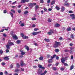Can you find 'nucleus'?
Returning a JSON list of instances; mask_svg holds the SVG:
<instances>
[{"instance_id": "obj_11", "label": "nucleus", "mask_w": 75, "mask_h": 75, "mask_svg": "<svg viewBox=\"0 0 75 75\" xmlns=\"http://www.w3.org/2000/svg\"><path fill=\"white\" fill-rule=\"evenodd\" d=\"M20 52H21V55H25V53L24 52H23V51L22 50H20Z\"/></svg>"}, {"instance_id": "obj_53", "label": "nucleus", "mask_w": 75, "mask_h": 75, "mask_svg": "<svg viewBox=\"0 0 75 75\" xmlns=\"http://www.w3.org/2000/svg\"><path fill=\"white\" fill-rule=\"evenodd\" d=\"M0 75H3V73L2 72L0 73Z\"/></svg>"}, {"instance_id": "obj_4", "label": "nucleus", "mask_w": 75, "mask_h": 75, "mask_svg": "<svg viewBox=\"0 0 75 75\" xmlns=\"http://www.w3.org/2000/svg\"><path fill=\"white\" fill-rule=\"evenodd\" d=\"M40 32H33L32 33L33 35H37V34H39Z\"/></svg>"}, {"instance_id": "obj_36", "label": "nucleus", "mask_w": 75, "mask_h": 75, "mask_svg": "<svg viewBox=\"0 0 75 75\" xmlns=\"http://www.w3.org/2000/svg\"><path fill=\"white\" fill-rule=\"evenodd\" d=\"M21 26L22 27L24 26V23H21Z\"/></svg>"}, {"instance_id": "obj_8", "label": "nucleus", "mask_w": 75, "mask_h": 75, "mask_svg": "<svg viewBox=\"0 0 75 75\" xmlns=\"http://www.w3.org/2000/svg\"><path fill=\"white\" fill-rule=\"evenodd\" d=\"M13 39H14V40H17V39H18V38L16 35H14L13 36Z\"/></svg>"}, {"instance_id": "obj_33", "label": "nucleus", "mask_w": 75, "mask_h": 75, "mask_svg": "<svg viewBox=\"0 0 75 75\" xmlns=\"http://www.w3.org/2000/svg\"><path fill=\"white\" fill-rule=\"evenodd\" d=\"M10 68H13V65L12 64L10 66Z\"/></svg>"}, {"instance_id": "obj_41", "label": "nucleus", "mask_w": 75, "mask_h": 75, "mask_svg": "<svg viewBox=\"0 0 75 75\" xmlns=\"http://www.w3.org/2000/svg\"><path fill=\"white\" fill-rule=\"evenodd\" d=\"M7 13V10H4V13Z\"/></svg>"}, {"instance_id": "obj_47", "label": "nucleus", "mask_w": 75, "mask_h": 75, "mask_svg": "<svg viewBox=\"0 0 75 75\" xmlns=\"http://www.w3.org/2000/svg\"><path fill=\"white\" fill-rule=\"evenodd\" d=\"M35 26H36L35 25L33 24L32 25V27H33V28L35 27Z\"/></svg>"}, {"instance_id": "obj_15", "label": "nucleus", "mask_w": 75, "mask_h": 75, "mask_svg": "<svg viewBox=\"0 0 75 75\" xmlns=\"http://www.w3.org/2000/svg\"><path fill=\"white\" fill-rule=\"evenodd\" d=\"M25 2V0H21V3H24Z\"/></svg>"}, {"instance_id": "obj_37", "label": "nucleus", "mask_w": 75, "mask_h": 75, "mask_svg": "<svg viewBox=\"0 0 75 75\" xmlns=\"http://www.w3.org/2000/svg\"><path fill=\"white\" fill-rule=\"evenodd\" d=\"M21 42L20 40H18L16 41L17 43V44H20V43Z\"/></svg>"}, {"instance_id": "obj_50", "label": "nucleus", "mask_w": 75, "mask_h": 75, "mask_svg": "<svg viewBox=\"0 0 75 75\" xmlns=\"http://www.w3.org/2000/svg\"><path fill=\"white\" fill-rule=\"evenodd\" d=\"M48 11H51V10H52V9L51 8H49L48 9Z\"/></svg>"}, {"instance_id": "obj_49", "label": "nucleus", "mask_w": 75, "mask_h": 75, "mask_svg": "<svg viewBox=\"0 0 75 75\" xmlns=\"http://www.w3.org/2000/svg\"><path fill=\"white\" fill-rule=\"evenodd\" d=\"M75 16H74L72 18V20H74V19H75Z\"/></svg>"}, {"instance_id": "obj_56", "label": "nucleus", "mask_w": 75, "mask_h": 75, "mask_svg": "<svg viewBox=\"0 0 75 75\" xmlns=\"http://www.w3.org/2000/svg\"><path fill=\"white\" fill-rule=\"evenodd\" d=\"M48 66L49 67H51V64H48Z\"/></svg>"}, {"instance_id": "obj_13", "label": "nucleus", "mask_w": 75, "mask_h": 75, "mask_svg": "<svg viewBox=\"0 0 75 75\" xmlns=\"http://www.w3.org/2000/svg\"><path fill=\"white\" fill-rule=\"evenodd\" d=\"M20 71H21V70H20V69H16L15 70V72H16L19 71L20 72Z\"/></svg>"}, {"instance_id": "obj_60", "label": "nucleus", "mask_w": 75, "mask_h": 75, "mask_svg": "<svg viewBox=\"0 0 75 75\" xmlns=\"http://www.w3.org/2000/svg\"><path fill=\"white\" fill-rule=\"evenodd\" d=\"M2 65H5V63L4 62H3L1 63Z\"/></svg>"}, {"instance_id": "obj_43", "label": "nucleus", "mask_w": 75, "mask_h": 75, "mask_svg": "<svg viewBox=\"0 0 75 75\" xmlns=\"http://www.w3.org/2000/svg\"><path fill=\"white\" fill-rule=\"evenodd\" d=\"M74 14H71L70 15V17H72L74 16Z\"/></svg>"}, {"instance_id": "obj_57", "label": "nucleus", "mask_w": 75, "mask_h": 75, "mask_svg": "<svg viewBox=\"0 0 75 75\" xmlns=\"http://www.w3.org/2000/svg\"><path fill=\"white\" fill-rule=\"evenodd\" d=\"M71 59H74V57H73V56H71Z\"/></svg>"}, {"instance_id": "obj_55", "label": "nucleus", "mask_w": 75, "mask_h": 75, "mask_svg": "<svg viewBox=\"0 0 75 75\" xmlns=\"http://www.w3.org/2000/svg\"><path fill=\"white\" fill-rule=\"evenodd\" d=\"M6 52L7 53L8 52H9V50L8 49H7L6 50Z\"/></svg>"}, {"instance_id": "obj_34", "label": "nucleus", "mask_w": 75, "mask_h": 75, "mask_svg": "<svg viewBox=\"0 0 75 75\" xmlns=\"http://www.w3.org/2000/svg\"><path fill=\"white\" fill-rule=\"evenodd\" d=\"M3 51L2 50H0V54H3Z\"/></svg>"}, {"instance_id": "obj_30", "label": "nucleus", "mask_w": 75, "mask_h": 75, "mask_svg": "<svg viewBox=\"0 0 75 75\" xmlns=\"http://www.w3.org/2000/svg\"><path fill=\"white\" fill-rule=\"evenodd\" d=\"M28 13V11H26L24 12V14H27Z\"/></svg>"}, {"instance_id": "obj_21", "label": "nucleus", "mask_w": 75, "mask_h": 75, "mask_svg": "<svg viewBox=\"0 0 75 75\" xmlns=\"http://www.w3.org/2000/svg\"><path fill=\"white\" fill-rule=\"evenodd\" d=\"M16 67L17 68H20V66L18 63L16 64Z\"/></svg>"}, {"instance_id": "obj_39", "label": "nucleus", "mask_w": 75, "mask_h": 75, "mask_svg": "<svg viewBox=\"0 0 75 75\" xmlns=\"http://www.w3.org/2000/svg\"><path fill=\"white\" fill-rule=\"evenodd\" d=\"M11 11H12V12L13 13H15V11H14V10L12 9L11 10Z\"/></svg>"}, {"instance_id": "obj_18", "label": "nucleus", "mask_w": 75, "mask_h": 75, "mask_svg": "<svg viewBox=\"0 0 75 75\" xmlns=\"http://www.w3.org/2000/svg\"><path fill=\"white\" fill-rule=\"evenodd\" d=\"M70 37L72 39H74V35H72V34H71V35Z\"/></svg>"}, {"instance_id": "obj_27", "label": "nucleus", "mask_w": 75, "mask_h": 75, "mask_svg": "<svg viewBox=\"0 0 75 75\" xmlns=\"http://www.w3.org/2000/svg\"><path fill=\"white\" fill-rule=\"evenodd\" d=\"M48 62H49V63H51V62H52V60L51 59H50L48 61Z\"/></svg>"}, {"instance_id": "obj_2", "label": "nucleus", "mask_w": 75, "mask_h": 75, "mask_svg": "<svg viewBox=\"0 0 75 75\" xmlns=\"http://www.w3.org/2000/svg\"><path fill=\"white\" fill-rule=\"evenodd\" d=\"M59 43L58 42H55V44L54 45V48H56L57 47H58L59 45H59Z\"/></svg>"}, {"instance_id": "obj_42", "label": "nucleus", "mask_w": 75, "mask_h": 75, "mask_svg": "<svg viewBox=\"0 0 75 75\" xmlns=\"http://www.w3.org/2000/svg\"><path fill=\"white\" fill-rule=\"evenodd\" d=\"M21 69L22 71H24V68H21Z\"/></svg>"}, {"instance_id": "obj_64", "label": "nucleus", "mask_w": 75, "mask_h": 75, "mask_svg": "<svg viewBox=\"0 0 75 75\" xmlns=\"http://www.w3.org/2000/svg\"><path fill=\"white\" fill-rule=\"evenodd\" d=\"M40 75H45V74H44V73H42L41 74H40Z\"/></svg>"}, {"instance_id": "obj_58", "label": "nucleus", "mask_w": 75, "mask_h": 75, "mask_svg": "<svg viewBox=\"0 0 75 75\" xmlns=\"http://www.w3.org/2000/svg\"><path fill=\"white\" fill-rule=\"evenodd\" d=\"M4 31V29H2L0 31V32H3Z\"/></svg>"}, {"instance_id": "obj_45", "label": "nucleus", "mask_w": 75, "mask_h": 75, "mask_svg": "<svg viewBox=\"0 0 75 75\" xmlns=\"http://www.w3.org/2000/svg\"><path fill=\"white\" fill-rule=\"evenodd\" d=\"M48 22H51V19H48Z\"/></svg>"}, {"instance_id": "obj_10", "label": "nucleus", "mask_w": 75, "mask_h": 75, "mask_svg": "<svg viewBox=\"0 0 75 75\" xmlns=\"http://www.w3.org/2000/svg\"><path fill=\"white\" fill-rule=\"evenodd\" d=\"M61 10L62 12H63V11H64V10H65V7L64 6H62L61 8Z\"/></svg>"}, {"instance_id": "obj_48", "label": "nucleus", "mask_w": 75, "mask_h": 75, "mask_svg": "<svg viewBox=\"0 0 75 75\" xmlns=\"http://www.w3.org/2000/svg\"><path fill=\"white\" fill-rule=\"evenodd\" d=\"M38 30V28H35L34 30V31H37V30Z\"/></svg>"}, {"instance_id": "obj_46", "label": "nucleus", "mask_w": 75, "mask_h": 75, "mask_svg": "<svg viewBox=\"0 0 75 75\" xmlns=\"http://www.w3.org/2000/svg\"><path fill=\"white\" fill-rule=\"evenodd\" d=\"M35 8H36V9H37V8H38V5L36 6Z\"/></svg>"}, {"instance_id": "obj_54", "label": "nucleus", "mask_w": 75, "mask_h": 75, "mask_svg": "<svg viewBox=\"0 0 75 75\" xmlns=\"http://www.w3.org/2000/svg\"><path fill=\"white\" fill-rule=\"evenodd\" d=\"M64 51H65V52H68V51H69V50H65Z\"/></svg>"}, {"instance_id": "obj_17", "label": "nucleus", "mask_w": 75, "mask_h": 75, "mask_svg": "<svg viewBox=\"0 0 75 75\" xmlns=\"http://www.w3.org/2000/svg\"><path fill=\"white\" fill-rule=\"evenodd\" d=\"M55 52H59V50L58 49H56L55 50Z\"/></svg>"}, {"instance_id": "obj_32", "label": "nucleus", "mask_w": 75, "mask_h": 75, "mask_svg": "<svg viewBox=\"0 0 75 75\" xmlns=\"http://www.w3.org/2000/svg\"><path fill=\"white\" fill-rule=\"evenodd\" d=\"M3 36H4V37H7V35L5 33H4L3 34Z\"/></svg>"}, {"instance_id": "obj_51", "label": "nucleus", "mask_w": 75, "mask_h": 75, "mask_svg": "<svg viewBox=\"0 0 75 75\" xmlns=\"http://www.w3.org/2000/svg\"><path fill=\"white\" fill-rule=\"evenodd\" d=\"M69 13H72V11H70L68 12Z\"/></svg>"}, {"instance_id": "obj_22", "label": "nucleus", "mask_w": 75, "mask_h": 75, "mask_svg": "<svg viewBox=\"0 0 75 75\" xmlns=\"http://www.w3.org/2000/svg\"><path fill=\"white\" fill-rule=\"evenodd\" d=\"M52 69L54 71H57V68L56 67H53Z\"/></svg>"}, {"instance_id": "obj_6", "label": "nucleus", "mask_w": 75, "mask_h": 75, "mask_svg": "<svg viewBox=\"0 0 75 75\" xmlns=\"http://www.w3.org/2000/svg\"><path fill=\"white\" fill-rule=\"evenodd\" d=\"M61 62L63 64H64V63L65 62V58H64V57H63L61 59Z\"/></svg>"}, {"instance_id": "obj_19", "label": "nucleus", "mask_w": 75, "mask_h": 75, "mask_svg": "<svg viewBox=\"0 0 75 75\" xmlns=\"http://www.w3.org/2000/svg\"><path fill=\"white\" fill-rule=\"evenodd\" d=\"M59 24H57L55 25V27H59Z\"/></svg>"}, {"instance_id": "obj_7", "label": "nucleus", "mask_w": 75, "mask_h": 75, "mask_svg": "<svg viewBox=\"0 0 75 75\" xmlns=\"http://www.w3.org/2000/svg\"><path fill=\"white\" fill-rule=\"evenodd\" d=\"M21 67H23L24 65H26L23 62L21 61Z\"/></svg>"}, {"instance_id": "obj_23", "label": "nucleus", "mask_w": 75, "mask_h": 75, "mask_svg": "<svg viewBox=\"0 0 75 75\" xmlns=\"http://www.w3.org/2000/svg\"><path fill=\"white\" fill-rule=\"evenodd\" d=\"M39 59L40 61H41L43 59V57H41L39 58Z\"/></svg>"}, {"instance_id": "obj_5", "label": "nucleus", "mask_w": 75, "mask_h": 75, "mask_svg": "<svg viewBox=\"0 0 75 75\" xmlns=\"http://www.w3.org/2000/svg\"><path fill=\"white\" fill-rule=\"evenodd\" d=\"M64 6H69V4L68 3H67V1H64Z\"/></svg>"}, {"instance_id": "obj_29", "label": "nucleus", "mask_w": 75, "mask_h": 75, "mask_svg": "<svg viewBox=\"0 0 75 75\" xmlns=\"http://www.w3.org/2000/svg\"><path fill=\"white\" fill-rule=\"evenodd\" d=\"M28 38V37L27 36H24L23 37V38H24V39H27V38Z\"/></svg>"}, {"instance_id": "obj_24", "label": "nucleus", "mask_w": 75, "mask_h": 75, "mask_svg": "<svg viewBox=\"0 0 75 75\" xmlns=\"http://www.w3.org/2000/svg\"><path fill=\"white\" fill-rule=\"evenodd\" d=\"M55 8H56V9H57V10H59L60 9V8H59V7L57 6H56Z\"/></svg>"}, {"instance_id": "obj_9", "label": "nucleus", "mask_w": 75, "mask_h": 75, "mask_svg": "<svg viewBox=\"0 0 75 75\" xmlns=\"http://www.w3.org/2000/svg\"><path fill=\"white\" fill-rule=\"evenodd\" d=\"M71 27H68L67 28V31H71Z\"/></svg>"}, {"instance_id": "obj_1", "label": "nucleus", "mask_w": 75, "mask_h": 75, "mask_svg": "<svg viewBox=\"0 0 75 75\" xmlns=\"http://www.w3.org/2000/svg\"><path fill=\"white\" fill-rule=\"evenodd\" d=\"M10 42L11 41H9L7 45H6V47L8 50H10V47L11 45H14L13 43H12Z\"/></svg>"}, {"instance_id": "obj_3", "label": "nucleus", "mask_w": 75, "mask_h": 75, "mask_svg": "<svg viewBox=\"0 0 75 75\" xmlns=\"http://www.w3.org/2000/svg\"><path fill=\"white\" fill-rule=\"evenodd\" d=\"M50 32H49L47 33V34L48 35H51L52 33H54V30H50Z\"/></svg>"}, {"instance_id": "obj_44", "label": "nucleus", "mask_w": 75, "mask_h": 75, "mask_svg": "<svg viewBox=\"0 0 75 75\" xmlns=\"http://www.w3.org/2000/svg\"><path fill=\"white\" fill-rule=\"evenodd\" d=\"M40 2L41 3H44V1L42 0H40Z\"/></svg>"}, {"instance_id": "obj_59", "label": "nucleus", "mask_w": 75, "mask_h": 75, "mask_svg": "<svg viewBox=\"0 0 75 75\" xmlns=\"http://www.w3.org/2000/svg\"><path fill=\"white\" fill-rule=\"evenodd\" d=\"M42 69H45V67H42L41 68Z\"/></svg>"}, {"instance_id": "obj_40", "label": "nucleus", "mask_w": 75, "mask_h": 75, "mask_svg": "<svg viewBox=\"0 0 75 75\" xmlns=\"http://www.w3.org/2000/svg\"><path fill=\"white\" fill-rule=\"evenodd\" d=\"M31 19L32 20H36V18H32Z\"/></svg>"}, {"instance_id": "obj_63", "label": "nucleus", "mask_w": 75, "mask_h": 75, "mask_svg": "<svg viewBox=\"0 0 75 75\" xmlns=\"http://www.w3.org/2000/svg\"><path fill=\"white\" fill-rule=\"evenodd\" d=\"M72 30H74V31H75V28H73L72 29Z\"/></svg>"}, {"instance_id": "obj_31", "label": "nucleus", "mask_w": 75, "mask_h": 75, "mask_svg": "<svg viewBox=\"0 0 75 75\" xmlns=\"http://www.w3.org/2000/svg\"><path fill=\"white\" fill-rule=\"evenodd\" d=\"M55 4V1H53L52 2H51V4L52 5H53V4Z\"/></svg>"}, {"instance_id": "obj_26", "label": "nucleus", "mask_w": 75, "mask_h": 75, "mask_svg": "<svg viewBox=\"0 0 75 75\" xmlns=\"http://www.w3.org/2000/svg\"><path fill=\"white\" fill-rule=\"evenodd\" d=\"M38 67H39V68H41L42 67V66L40 64H38Z\"/></svg>"}, {"instance_id": "obj_52", "label": "nucleus", "mask_w": 75, "mask_h": 75, "mask_svg": "<svg viewBox=\"0 0 75 75\" xmlns=\"http://www.w3.org/2000/svg\"><path fill=\"white\" fill-rule=\"evenodd\" d=\"M50 57H51V56L50 55H47V58H50Z\"/></svg>"}, {"instance_id": "obj_61", "label": "nucleus", "mask_w": 75, "mask_h": 75, "mask_svg": "<svg viewBox=\"0 0 75 75\" xmlns=\"http://www.w3.org/2000/svg\"><path fill=\"white\" fill-rule=\"evenodd\" d=\"M70 50H72L73 49V47H70Z\"/></svg>"}, {"instance_id": "obj_25", "label": "nucleus", "mask_w": 75, "mask_h": 75, "mask_svg": "<svg viewBox=\"0 0 75 75\" xmlns=\"http://www.w3.org/2000/svg\"><path fill=\"white\" fill-rule=\"evenodd\" d=\"M74 68V65H72L70 67V70H72Z\"/></svg>"}, {"instance_id": "obj_14", "label": "nucleus", "mask_w": 75, "mask_h": 75, "mask_svg": "<svg viewBox=\"0 0 75 75\" xmlns=\"http://www.w3.org/2000/svg\"><path fill=\"white\" fill-rule=\"evenodd\" d=\"M44 40H45V41H46V42H50V40L48 39L45 38L44 39Z\"/></svg>"}, {"instance_id": "obj_62", "label": "nucleus", "mask_w": 75, "mask_h": 75, "mask_svg": "<svg viewBox=\"0 0 75 75\" xmlns=\"http://www.w3.org/2000/svg\"><path fill=\"white\" fill-rule=\"evenodd\" d=\"M33 68H37V66H34L33 67Z\"/></svg>"}, {"instance_id": "obj_38", "label": "nucleus", "mask_w": 75, "mask_h": 75, "mask_svg": "<svg viewBox=\"0 0 75 75\" xmlns=\"http://www.w3.org/2000/svg\"><path fill=\"white\" fill-rule=\"evenodd\" d=\"M21 11L20 9L18 10V12L19 13H21Z\"/></svg>"}, {"instance_id": "obj_20", "label": "nucleus", "mask_w": 75, "mask_h": 75, "mask_svg": "<svg viewBox=\"0 0 75 75\" xmlns=\"http://www.w3.org/2000/svg\"><path fill=\"white\" fill-rule=\"evenodd\" d=\"M29 5L30 7H31V8L33 7V4H29Z\"/></svg>"}, {"instance_id": "obj_16", "label": "nucleus", "mask_w": 75, "mask_h": 75, "mask_svg": "<svg viewBox=\"0 0 75 75\" xmlns=\"http://www.w3.org/2000/svg\"><path fill=\"white\" fill-rule=\"evenodd\" d=\"M4 59L5 60H9V58L7 57H4Z\"/></svg>"}, {"instance_id": "obj_12", "label": "nucleus", "mask_w": 75, "mask_h": 75, "mask_svg": "<svg viewBox=\"0 0 75 75\" xmlns=\"http://www.w3.org/2000/svg\"><path fill=\"white\" fill-rule=\"evenodd\" d=\"M25 49L27 51H29L30 50V49H29V47H28V46H25Z\"/></svg>"}, {"instance_id": "obj_35", "label": "nucleus", "mask_w": 75, "mask_h": 75, "mask_svg": "<svg viewBox=\"0 0 75 75\" xmlns=\"http://www.w3.org/2000/svg\"><path fill=\"white\" fill-rule=\"evenodd\" d=\"M51 2V0H47V3H50V2Z\"/></svg>"}, {"instance_id": "obj_28", "label": "nucleus", "mask_w": 75, "mask_h": 75, "mask_svg": "<svg viewBox=\"0 0 75 75\" xmlns=\"http://www.w3.org/2000/svg\"><path fill=\"white\" fill-rule=\"evenodd\" d=\"M10 14L11 16V17L12 18H13V13H11V12H10Z\"/></svg>"}]
</instances>
